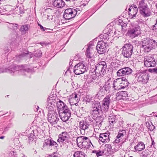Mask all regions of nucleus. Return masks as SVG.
<instances>
[{"label":"nucleus","mask_w":157,"mask_h":157,"mask_svg":"<svg viewBox=\"0 0 157 157\" xmlns=\"http://www.w3.org/2000/svg\"><path fill=\"white\" fill-rule=\"evenodd\" d=\"M142 47L145 52H148L157 45L155 41L149 38H145L142 41Z\"/></svg>","instance_id":"obj_1"},{"label":"nucleus","mask_w":157,"mask_h":157,"mask_svg":"<svg viewBox=\"0 0 157 157\" xmlns=\"http://www.w3.org/2000/svg\"><path fill=\"white\" fill-rule=\"evenodd\" d=\"M147 1L142 0L139 2L138 8L140 13L144 17L150 16L151 14V10L147 4Z\"/></svg>","instance_id":"obj_2"},{"label":"nucleus","mask_w":157,"mask_h":157,"mask_svg":"<svg viewBox=\"0 0 157 157\" xmlns=\"http://www.w3.org/2000/svg\"><path fill=\"white\" fill-rule=\"evenodd\" d=\"M48 121L52 125L58 124L59 120L58 117V114L56 112H51L48 114Z\"/></svg>","instance_id":"obj_3"},{"label":"nucleus","mask_w":157,"mask_h":157,"mask_svg":"<svg viewBox=\"0 0 157 157\" xmlns=\"http://www.w3.org/2000/svg\"><path fill=\"white\" fill-rule=\"evenodd\" d=\"M77 11L76 10L72 8L66 9L63 14L64 18L66 20H69L75 17L77 14Z\"/></svg>","instance_id":"obj_4"},{"label":"nucleus","mask_w":157,"mask_h":157,"mask_svg":"<svg viewBox=\"0 0 157 157\" xmlns=\"http://www.w3.org/2000/svg\"><path fill=\"white\" fill-rule=\"evenodd\" d=\"M123 53L125 57L128 58L131 56L133 51V47L130 44H127L123 47Z\"/></svg>","instance_id":"obj_5"},{"label":"nucleus","mask_w":157,"mask_h":157,"mask_svg":"<svg viewBox=\"0 0 157 157\" xmlns=\"http://www.w3.org/2000/svg\"><path fill=\"white\" fill-rule=\"evenodd\" d=\"M86 71V66L82 63H79L74 67V72L77 75H79L84 73Z\"/></svg>","instance_id":"obj_6"},{"label":"nucleus","mask_w":157,"mask_h":157,"mask_svg":"<svg viewBox=\"0 0 157 157\" xmlns=\"http://www.w3.org/2000/svg\"><path fill=\"white\" fill-rule=\"evenodd\" d=\"M88 140V141L91 143L90 140L88 138L84 136L78 137L76 140L77 145L80 148H85L87 145V141L86 140Z\"/></svg>","instance_id":"obj_7"},{"label":"nucleus","mask_w":157,"mask_h":157,"mask_svg":"<svg viewBox=\"0 0 157 157\" xmlns=\"http://www.w3.org/2000/svg\"><path fill=\"white\" fill-rule=\"evenodd\" d=\"M58 113L61 119L64 122L68 121L71 117V114L69 109H65Z\"/></svg>","instance_id":"obj_8"},{"label":"nucleus","mask_w":157,"mask_h":157,"mask_svg":"<svg viewBox=\"0 0 157 157\" xmlns=\"http://www.w3.org/2000/svg\"><path fill=\"white\" fill-rule=\"evenodd\" d=\"M106 67V63L104 61H101L97 64L95 71L97 73L103 74L105 71Z\"/></svg>","instance_id":"obj_9"},{"label":"nucleus","mask_w":157,"mask_h":157,"mask_svg":"<svg viewBox=\"0 0 157 157\" xmlns=\"http://www.w3.org/2000/svg\"><path fill=\"white\" fill-rule=\"evenodd\" d=\"M110 95H108L102 101V103L101 104V109L105 112L108 111L110 101Z\"/></svg>","instance_id":"obj_10"},{"label":"nucleus","mask_w":157,"mask_h":157,"mask_svg":"<svg viewBox=\"0 0 157 157\" xmlns=\"http://www.w3.org/2000/svg\"><path fill=\"white\" fill-rule=\"evenodd\" d=\"M132 70L128 67H126L119 69L117 72V75L119 77L128 75L132 72Z\"/></svg>","instance_id":"obj_11"},{"label":"nucleus","mask_w":157,"mask_h":157,"mask_svg":"<svg viewBox=\"0 0 157 157\" xmlns=\"http://www.w3.org/2000/svg\"><path fill=\"white\" fill-rule=\"evenodd\" d=\"M106 44L102 40L99 41L96 46V49L100 54H103L105 51Z\"/></svg>","instance_id":"obj_12"},{"label":"nucleus","mask_w":157,"mask_h":157,"mask_svg":"<svg viewBox=\"0 0 157 157\" xmlns=\"http://www.w3.org/2000/svg\"><path fill=\"white\" fill-rule=\"evenodd\" d=\"M58 137L59 138L57 140V142H59L60 143H62L64 141L69 139V136L67 132H63L59 134Z\"/></svg>","instance_id":"obj_13"},{"label":"nucleus","mask_w":157,"mask_h":157,"mask_svg":"<svg viewBox=\"0 0 157 157\" xmlns=\"http://www.w3.org/2000/svg\"><path fill=\"white\" fill-rule=\"evenodd\" d=\"M128 15L130 17L133 18L135 16L138 12V9L136 6L133 5L128 9Z\"/></svg>","instance_id":"obj_14"},{"label":"nucleus","mask_w":157,"mask_h":157,"mask_svg":"<svg viewBox=\"0 0 157 157\" xmlns=\"http://www.w3.org/2000/svg\"><path fill=\"white\" fill-rule=\"evenodd\" d=\"M128 33L129 35L132 38L137 36L140 34V27H138L130 30Z\"/></svg>","instance_id":"obj_15"},{"label":"nucleus","mask_w":157,"mask_h":157,"mask_svg":"<svg viewBox=\"0 0 157 157\" xmlns=\"http://www.w3.org/2000/svg\"><path fill=\"white\" fill-rule=\"evenodd\" d=\"M57 108L58 113L65 109H68V108L64 104L63 101L61 100H59L57 102Z\"/></svg>","instance_id":"obj_16"},{"label":"nucleus","mask_w":157,"mask_h":157,"mask_svg":"<svg viewBox=\"0 0 157 157\" xmlns=\"http://www.w3.org/2000/svg\"><path fill=\"white\" fill-rule=\"evenodd\" d=\"M79 100L77 97V94L76 93L72 94L70 96L69 98L70 103L72 105H76L77 104V103Z\"/></svg>","instance_id":"obj_17"},{"label":"nucleus","mask_w":157,"mask_h":157,"mask_svg":"<svg viewBox=\"0 0 157 157\" xmlns=\"http://www.w3.org/2000/svg\"><path fill=\"white\" fill-rule=\"evenodd\" d=\"M99 140L104 143H107L109 141V135L108 133H100L99 137Z\"/></svg>","instance_id":"obj_18"},{"label":"nucleus","mask_w":157,"mask_h":157,"mask_svg":"<svg viewBox=\"0 0 157 157\" xmlns=\"http://www.w3.org/2000/svg\"><path fill=\"white\" fill-rule=\"evenodd\" d=\"M125 133L124 130L119 131L118 134L117 136V138L115 139V141L116 143H119L121 142L124 136V134Z\"/></svg>","instance_id":"obj_19"},{"label":"nucleus","mask_w":157,"mask_h":157,"mask_svg":"<svg viewBox=\"0 0 157 157\" xmlns=\"http://www.w3.org/2000/svg\"><path fill=\"white\" fill-rule=\"evenodd\" d=\"M149 78V76L147 74L140 75L138 77L139 81L147 83Z\"/></svg>","instance_id":"obj_20"},{"label":"nucleus","mask_w":157,"mask_h":157,"mask_svg":"<svg viewBox=\"0 0 157 157\" xmlns=\"http://www.w3.org/2000/svg\"><path fill=\"white\" fill-rule=\"evenodd\" d=\"M144 63V65L147 67H154L156 65V63L154 60L151 61L147 59H145Z\"/></svg>","instance_id":"obj_21"},{"label":"nucleus","mask_w":157,"mask_h":157,"mask_svg":"<svg viewBox=\"0 0 157 157\" xmlns=\"http://www.w3.org/2000/svg\"><path fill=\"white\" fill-rule=\"evenodd\" d=\"M145 145L142 142H139L137 145L134 147L135 149L137 151L143 150L145 148Z\"/></svg>","instance_id":"obj_22"},{"label":"nucleus","mask_w":157,"mask_h":157,"mask_svg":"<svg viewBox=\"0 0 157 157\" xmlns=\"http://www.w3.org/2000/svg\"><path fill=\"white\" fill-rule=\"evenodd\" d=\"M119 78L115 80L113 82V87L116 90H120V84L121 82Z\"/></svg>","instance_id":"obj_23"},{"label":"nucleus","mask_w":157,"mask_h":157,"mask_svg":"<svg viewBox=\"0 0 157 157\" xmlns=\"http://www.w3.org/2000/svg\"><path fill=\"white\" fill-rule=\"evenodd\" d=\"M64 2L62 0H55L53 2V5L58 8L64 6Z\"/></svg>","instance_id":"obj_24"},{"label":"nucleus","mask_w":157,"mask_h":157,"mask_svg":"<svg viewBox=\"0 0 157 157\" xmlns=\"http://www.w3.org/2000/svg\"><path fill=\"white\" fill-rule=\"evenodd\" d=\"M94 50L90 47H88L87 48L86 55L88 58H91L94 56Z\"/></svg>","instance_id":"obj_25"},{"label":"nucleus","mask_w":157,"mask_h":157,"mask_svg":"<svg viewBox=\"0 0 157 157\" xmlns=\"http://www.w3.org/2000/svg\"><path fill=\"white\" fill-rule=\"evenodd\" d=\"M89 126V124L84 120L80 121L79 123V127L83 130L87 129Z\"/></svg>","instance_id":"obj_26"},{"label":"nucleus","mask_w":157,"mask_h":157,"mask_svg":"<svg viewBox=\"0 0 157 157\" xmlns=\"http://www.w3.org/2000/svg\"><path fill=\"white\" fill-rule=\"evenodd\" d=\"M104 149L105 151L106 155H109L111 154L112 146L110 144H105L104 147Z\"/></svg>","instance_id":"obj_27"},{"label":"nucleus","mask_w":157,"mask_h":157,"mask_svg":"<svg viewBox=\"0 0 157 157\" xmlns=\"http://www.w3.org/2000/svg\"><path fill=\"white\" fill-rule=\"evenodd\" d=\"M92 107L93 108L95 109V110L98 111L99 109L101 108L100 103L98 102H94L92 104Z\"/></svg>","instance_id":"obj_28"},{"label":"nucleus","mask_w":157,"mask_h":157,"mask_svg":"<svg viewBox=\"0 0 157 157\" xmlns=\"http://www.w3.org/2000/svg\"><path fill=\"white\" fill-rule=\"evenodd\" d=\"M73 156L74 157H85L84 153L81 151L75 152Z\"/></svg>","instance_id":"obj_29"},{"label":"nucleus","mask_w":157,"mask_h":157,"mask_svg":"<svg viewBox=\"0 0 157 157\" xmlns=\"http://www.w3.org/2000/svg\"><path fill=\"white\" fill-rule=\"evenodd\" d=\"M109 122L110 124L112 126H114V124L116 123L115 117L113 115L109 116Z\"/></svg>","instance_id":"obj_30"},{"label":"nucleus","mask_w":157,"mask_h":157,"mask_svg":"<svg viewBox=\"0 0 157 157\" xmlns=\"http://www.w3.org/2000/svg\"><path fill=\"white\" fill-rule=\"evenodd\" d=\"M104 151H102L100 150H94L93 151V153L96 154L98 157L102 155L104 153Z\"/></svg>","instance_id":"obj_31"},{"label":"nucleus","mask_w":157,"mask_h":157,"mask_svg":"<svg viewBox=\"0 0 157 157\" xmlns=\"http://www.w3.org/2000/svg\"><path fill=\"white\" fill-rule=\"evenodd\" d=\"M146 126L148 128L150 131H152L153 130L152 127H154L153 125L152 124L151 121L150 122H146Z\"/></svg>","instance_id":"obj_32"},{"label":"nucleus","mask_w":157,"mask_h":157,"mask_svg":"<svg viewBox=\"0 0 157 157\" xmlns=\"http://www.w3.org/2000/svg\"><path fill=\"white\" fill-rule=\"evenodd\" d=\"M28 29V25H22L20 28V31L23 32H25L27 31Z\"/></svg>","instance_id":"obj_33"},{"label":"nucleus","mask_w":157,"mask_h":157,"mask_svg":"<svg viewBox=\"0 0 157 157\" xmlns=\"http://www.w3.org/2000/svg\"><path fill=\"white\" fill-rule=\"evenodd\" d=\"M119 79L121 81V82L120 84V90L121 89H124L125 88V87L126 86V85H124V83L125 82L123 80V79L121 78H119Z\"/></svg>","instance_id":"obj_34"},{"label":"nucleus","mask_w":157,"mask_h":157,"mask_svg":"<svg viewBox=\"0 0 157 157\" xmlns=\"http://www.w3.org/2000/svg\"><path fill=\"white\" fill-rule=\"evenodd\" d=\"M50 140L47 139L45 140V142L43 144V147L46 146H50Z\"/></svg>","instance_id":"obj_35"},{"label":"nucleus","mask_w":157,"mask_h":157,"mask_svg":"<svg viewBox=\"0 0 157 157\" xmlns=\"http://www.w3.org/2000/svg\"><path fill=\"white\" fill-rule=\"evenodd\" d=\"M57 143L56 142L50 140V146H55V147H56L57 146Z\"/></svg>","instance_id":"obj_36"},{"label":"nucleus","mask_w":157,"mask_h":157,"mask_svg":"<svg viewBox=\"0 0 157 157\" xmlns=\"http://www.w3.org/2000/svg\"><path fill=\"white\" fill-rule=\"evenodd\" d=\"M48 157H58L57 153H53L52 154H50L48 156Z\"/></svg>","instance_id":"obj_37"},{"label":"nucleus","mask_w":157,"mask_h":157,"mask_svg":"<svg viewBox=\"0 0 157 157\" xmlns=\"http://www.w3.org/2000/svg\"><path fill=\"white\" fill-rule=\"evenodd\" d=\"M155 21V24L152 26V29L153 30H155L157 29V18L156 19Z\"/></svg>","instance_id":"obj_38"},{"label":"nucleus","mask_w":157,"mask_h":157,"mask_svg":"<svg viewBox=\"0 0 157 157\" xmlns=\"http://www.w3.org/2000/svg\"><path fill=\"white\" fill-rule=\"evenodd\" d=\"M119 94L121 96H123V95H124V96H125L126 94V92L125 91H121L120 93Z\"/></svg>","instance_id":"obj_39"},{"label":"nucleus","mask_w":157,"mask_h":157,"mask_svg":"<svg viewBox=\"0 0 157 157\" xmlns=\"http://www.w3.org/2000/svg\"><path fill=\"white\" fill-rule=\"evenodd\" d=\"M38 25L40 27V28L41 30L44 31L45 30V29L43 27L42 25H41L39 23H38Z\"/></svg>","instance_id":"obj_40"},{"label":"nucleus","mask_w":157,"mask_h":157,"mask_svg":"<svg viewBox=\"0 0 157 157\" xmlns=\"http://www.w3.org/2000/svg\"><path fill=\"white\" fill-rule=\"evenodd\" d=\"M152 71L154 72H155L156 73H157V68L153 69Z\"/></svg>","instance_id":"obj_41"},{"label":"nucleus","mask_w":157,"mask_h":157,"mask_svg":"<svg viewBox=\"0 0 157 157\" xmlns=\"http://www.w3.org/2000/svg\"><path fill=\"white\" fill-rule=\"evenodd\" d=\"M155 142H154V140H152V143H151V145H154V144H155Z\"/></svg>","instance_id":"obj_42"},{"label":"nucleus","mask_w":157,"mask_h":157,"mask_svg":"<svg viewBox=\"0 0 157 157\" xmlns=\"http://www.w3.org/2000/svg\"><path fill=\"white\" fill-rule=\"evenodd\" d=\"M5 137L4 136H2L0 137V139H3Z\"/></svg>","instance_id":"obj_43"},{"label":"nucleus","mask_w":157,"mask_h":157,"mask_svg":"<svg viewBox=\"0 0 157 157\" xmlns=\"http://www.w3.org/2000/svg\"><path fill=\"white\" fill-rule=\"evenodd\" d=\"M130 100H132V101H133L134 100H135L134 98H133V99H130Z\"/></svg>","instance_id":"obj_44"},{"label":"nucleus","mask_w":157,"mask_h":157,"mask_svg":"<svg viewBox=\"0 0 157 157\" xmlns=\"http://www.w3.org/2000/svg\"><path fill=\"white\" fill-rule=\"evenodd\" d=\"M156 6L157 7V3L156 5Z\"/></svg>","instance_id":"obj_45"},{"label":"nucleus","mask_w":157,"mask_h":157,"mask_svg":"<svg viewBox=\"0 0 157 157\" xmlns=\"http://www.w3.org/2000/svg\"><path fill=\"white\" fill-rule=\"evenodd\" d=\"M37 107H38V108H37V109L39 108V107H38V106H37Z\"/></svg>","instance_id":"obj_46"},{"label":"nucleus","mask_w":157,"mask_h":157,"mask_svg":"<svg viewBox=\"0 0 157 157\" xmlns=\"http://www.w3.org/2000/svg\"><path fill=\"white\" fill-rule=\"evenodd\" d=\"M37 107H38V108H37V109L39 108V107H38V106H37Z\"/></svg>","instance_id":"obj_47"},{"label":"nucleus","mask_w":157,"mask_h":157,"mask_svg":"<svg viewBox=\"0 0 157 157\" xmlns=\"http://www.w3.org/2000/svg\"><path fill=\"white\" fill-rule=\"evenodd\" d=\"M58 126H59V125H58Z\"/></svg>","instance_id":"obj_48"},{"label":"nucleus","mask_w":157,"mask_h":157,"mask_svg":"<svg viewBox=\"0 0 157 157\" xmlns=\"http://www.w3.org/2000/svg\"><path fill=\"white\" fill-rule=\"evenodd\" d=\"M156 117H157V115L156 116Z\"/></svg>","instance_id":"obj_49"}]
</instances>
